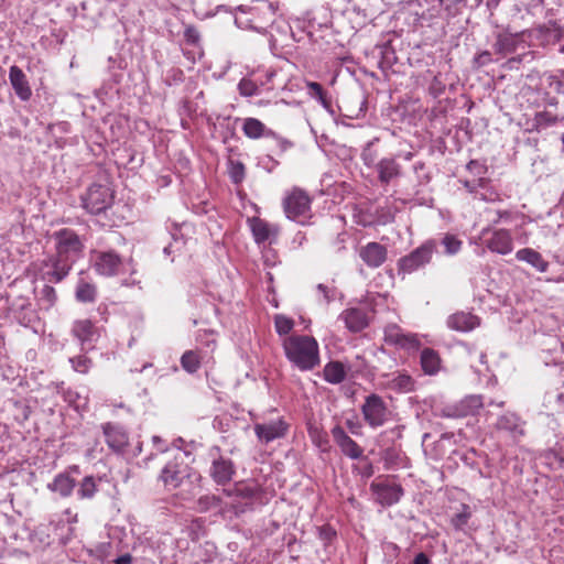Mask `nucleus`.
Listing matches in <instances>:
<instances>
[{
	"instance_id": "nucleus-39",
	"label": "nucleus",
	"mask_w": 564,
	"mask_h": 564,
	"mask_svg": "<svg viewBox=\"0 0 564 564\" xmlns=\"http://www.w3.org/2000/svg\"><path fill=\"white\" fill-rule=\"evenodd\" d=\"M75 297L82 303H93L97 297V286L84 279L77 282Z\"/></svg>"
},
{
	"instance_id": "nucleus-18",
	"label": "nucleus",
	"mask_w": 564,
	"mask_h": 564,
	"mask_svg": "<svg viewBox=\"0 0 564 564\" xmlns=\"http://www.w3.org/2000/svg\"><path fill=\"white\" fill-rule=\"evenodd\" d=\"M330 434L344 456L354 460L364 457L362 447L346 433L341 425L336 424L332 427Z\"/></svg>"
},
{
	"instance_id": "nucleus-60",
	"label": "nucleus",
	"mask_w": 564,
	"mask_h": 564,
	"mask_svg": "<svg viewBox=\"0 0 564 564\" xmlns=\"http://www.w3.org/2000/svg\"><path fill=\"white\" fill-rule=\"evenodd\" d=\"M18 319L21 325L29 326L37 319V316L33 310L19 312Z\"/></svg>"
},
{
	"instance_id": "nucleus-11",
	"label": "nucleus",
	"mask_w": 564,
	"mask_h": 564,
	"mask_svg": "<svg viewBox=\"0 0 564 564\" xmlns=\"http://www.w3.org/2000/svg\"><path fill=\"white\" fill-rule=\"evenodd\" d=\"M93 269L102 276H115L124 273V260L115 250L91 251Z\"/></svg>"
},
{
	"instance_id": "nucleus-47",
	"label": "nucleus",
	"mask_w": 564,
	"mask_h": 564,
	"mask_svg": "<svg viewBox=\"0 0 564 564\" xmlns=\"http://www.w3.org/2000/svg\"><path fill=\"white\" fill-rule=\"evenodd\" d=\"M445 89H446V83H445L444 76L441 73L433 74L431 84L427 89L429 94L433 98H438L440 96H442L445 93Z\"/></svg>"
},
{
	"instance_id": "nucleus-4",
	"label": "nucleus",
	"mask_w": 564,
	"mask_h": 564,
	"mask_svg": "<svg viewBox=\"0 0 564 564\" xmlns=\"http://www.w3.org/2000/svg\"><path fill=\"white\" fill-rule=\"evenodd\" d=\"M437 251V242L434 239H427L410 253L401 257L397 261V272L402 279L410 275L431 263L434 253Z\"/></svg>"
},
{
	"instance_id": "nucleus-41",
	"label": "nucleus",
	"mask_w": 564,
	"mask_h": 564,
	"mask_svg": "<svg viewBox=\"0 0 564 564\" xmlns=\"http://www.w3.org/2000/svg\"><path fill=\"white\" fill-rule=\"evenodd\" d=\"M100 478L85 476L78 485L77 496L79 499H93L98 491Z\"/></svg>"
},
{
	"instance_id": "nucleus-32",
	"label": "nucleus",
	"mask_w": 564,
	"mask_h": 564,
	"mask_svg": "<svg viewBox=\"0 0 564 564\" xmlns=\"http://www.w3.org/2000/svg\"><path fill=\"white\" fill-rule=\"evenodd\" d=\"M224 508H226V503L223 498L214 494L203 495L196 500V510L202 513L216 511L223 516Z\"/></svg>"
},
{
	"instance_id": "nucleus-35",
	"label": "nucleus",
	"mask_w": 564,
	"mask_h": 564,
	"mask_svg": "<svg viewBox=\"0 0 564 564\" xmlns=\"http://www.w3.org/2000/svg\"><path fill=\"white\" fill-rule=\"evenodd\" d=\"M307 433L312 441V443L322 452L329 453L330 452V442L328 433L317 424H310L307 426Z\"/></svg>"
},
{
	"instance_id": "nucleus-30",
	"label": "nucleus",
	"mask_w": 564,
	"mask_h": 564,
	"mask_svg": "<svg viewBox=\"0 0 564 564\" xmlns=\"http://www.w3.org/2000/svg\"><path fill=\"white\" fill-rule=\"evenodd\" d=\"M516 258L519 261L527 262L535 268L539 272H546L549 262L543 259L542 254L532 248H523L517 251Z\"/></svg>"
},
{
	"instance_id": "nucleus-26",
	"label": "nucleus",
	"mask_w": 564,
	"mask_h": 564,
	"mask_svg": "<svg viewBox=\"0 0 564 564\" xmlns=\"http://www.w3.org/2000/svg\"><path fill=\"white\" fill-rule=\"evenodd\" d=\"M9 79H10V84L12 85L17 96L21 100L26 101L31 98V96H32L31 87L25 77V74L19 66L13 65L10 67Z\"/></svg>"
},
{
	"instance_id": "nucleus-14",
	"label": "nucleus",
	"mask_w": 564,
	"mask_h": 564,
	"mask_svg": "<svg viewBox=\"0 0 564 564\" xmlns=\"http://www.w3.org/2000/svg\"><path fill=\"white\" fill-rule=\"evenodd\" d=\"M484 406L482 397L479 394L467 395L460 401L448 404L442 409L441 415L443 417H466L475 415Z\"/></svg>"
},
{
	"instance_id": "nucleus-29",
	"label": "nucleus",
	"mask_w": 564,
	"mask_h": 564,
	"mask_svg": "<svg viewBox=\"0 0 564 564\" xmlns=\"http://www.w3.org/2000/svg\"><path fill=\"white\" fill-rule=\"evenodd\" d=\"M420 365L425 375L434 376L441 370L442 359L436 350L425 347L421 350Z\"/></svg>"
},
{
	"instance_id": "nucleus-37",
	"label": "nucleus",
	"mask_w": 564,
	"mask_h": 564,
	"mask_svg": "<svg viewBox=\"0 0 564 564\" xmlns=\"http://www.w3.org/2000/svg\"><path fill=\"white\" fill-rule=\"evenodd\" d=\"M242 132L249 139H260L273 132L267 129L265 124L256 118H246L242 123Z\"/></svg>"
},
{
	"instance_id": "nucleus-2",
	"label": "nucleus",
	"mask_w": 564,
	"mask_h": 564,
	"mask_svg": "<svg viewBox=\"0 0 564 564\" xmlns=\"http://www.w3.org/2000/svg\"><path fill=\"white\" fill-rule=\"evenodd\" d=\"M223 494L226 496V508L223 510L224 518L238 517L249 510H252L254 505L263 503V490L257 482H236L232 489H224Z\"/></svg>"
},
{
	"instance_id": "nucleus-63",
	"label": "nucleus",
	"mask_w": 564,
	"mask_h": 564,
	"mask_svg": "<svg viewBox=\"0 0 564 564\" xmlns=\"http://www.w3.org/2000/svg\"><path fill=\"white\" fill-rule=\"evenodd\" d=\"M346 426L349 429V431L352 434H356V435L359 434V429L361 427L360 423H358L357 421H354V420H347Z\"/></svg>"
},
{
	"instance_id": "nucleus-10",
	"label": "nucleus",
	"mask_w": 564,
	"mask_h": 564,
	"mask_svg": "<svg viewBox=\"0 0 564 564\" xmlns=\"http://www.w3.org/2000/svg\"><path fill=\"white\" fill-rule=\"evenodd\" d=\"M360 411L364 421L371 429L383 426L391 417V411L386 401L377 393H370L365 398Z\"/></svg>"
},
{
	"instance_id": "nucleus-20",
	"label": "nucleus",
	"mask_w": 564,
	"mask_h": 564,
	"mask_svg": "<svg viewBox=\"0 0 564 564\" xmlns=\"http://www.w3.org/2000/svg\"><path fill=\"white\" fill-rule=\"evenodd\" d=\"M248 223L257 245L265 242L272 243L276 240L280 231L279 226L269 224L267 220L259 217H252L248 219Z\"/></svg>"
},
{
	"instance_id": "nucleus-48",
	"label": "nucleus",
	"mask_w": 564,
	"mask_h": 564,
	"mask_svg": "<svg viewBox=\"0 0 564 564\" xmlns=\"http://www.w3.org/2000/svg\"><path fill=\"white\" fill-rule=\"evenodd\" d=\"M69 362L74 371L86 375L91 368L93 361L86 355H78L69 358Z\"/></svg>"
},
{
	"instance_id": "nucleus-58",
	"label": "nucleus",
	"mask_w": 564,
	"mask_h": 564,
	"mask_svg": "<svg viewBox=\"0 0 564 564\" xmlns=\"http://www.w3.org/2000/svg\"><path fill=\"white\" fill-rule=\"evenodd\" d=\"M400 453L394 447H388L382 453V458L387 467L395 465L399 459Z\"/></svg>"
},
{
	"instance_id": "nucleus-21",
	"label": "nucleus",
	"mask_w": 564,
	"mask_h": 564,
	"mask_svg": "<svg viewBox=\"0 0 564 564\" xmlns=\"http://www.w3.org/2000/svg\"><path fill=\"white\" fill-rule=\"evenodd\" d=\"M187 476L186 466L183 464V456L177 455L170 460L161 473V479L166 486L176 488L181 485L184 477Z\"/></svg>"
},
{
	"instance_id": "nucleus-33",
	"label": "nucleus",
	"mask_w": 564,
	"mask_h": 564,
	"mask_svg": "<svg viewBox=\"0 0 564 564\" xmlns=\"http://www.w3.org/2000/svg\"><path fill=\"white\" fill-rule=\"evenodd\" d=\"M378 178L381 183L388 184L392 178L400 175V164L394 159L384 158L377 163Z\"/></svg>"
},
{
	"instance_id": "nucleus-64",
	"label": "nucleus",
	"mask_w": 564,
	"mask_h": 564,
	"mask_svg": "<svg viewBox=\"0 0 564 564\" xmlns=\"http://www.w3.org/2000/svg\"><path fill=\"white\" fill-rule=\"evenodd\" d=\"M132 556L130 554H124L119 556L113 564H131Z\"/></svg>"
},
{
	"instance_id": "nucleus-57",
	"label": "nucleus",
	"mask_w": 564,
	"mask_h": 564,
	"mask_svg": "<svg viewBox=\"0 0 564 564\" xmlns=\"http://www.w3.org/2000/svg\"><path fill=\"white\" fill-rule=\"evenodd\" d=\"M494 62L492 54L489 51H481L475 55L473 64L475 68H481Z\"/></svg>"
},
{
	"instance_id": "nucleus-8",
	"label": "nucleus",
	"mask_w": 564,
	"mask_h": 564,
	"mask_svg": "<svg viewBox=\"0 0 564 564\" xmlns=\"http://www.w3.org/2000/svg\"><path fill=\"white\" fill-rule=\"evenodd\" d=\"M275 75L276 72L271 67L262 66L253 69L238 83L239 94L243 97H252L257 96L261 89H274L272 80Z\"/></svg>"
},
{
	"instance_id": "nucleus-19",
	"label": "nucleus",
	"mask_w": 564,
	"mask_h": 564,
	"mask_svg": "<svg viewBox=\"0 0 564 564\" xmlns=\"http://www.w3.org/2000/svg\"><path fill=\"white\" fill-rule=\"evenodd\" d=\"M358 256L370 269L381 267L388 259V248L379 242L370 241L361 246Z\"/></svg>"
},
{
	"instance_id": "nucleus-34",
	"label": "nucleus",
	"mask_w": 564,
	"mask_h": 564,
	"mask_svg": "<svg viewBox=\"0 0 564 564\" xmlns=\"http://www.w3.org/2000/svg\"><path fill=\"white\" fill-rule=\"evenodd\" d=\"M387 384L390 390L397 393H408L414 390L415 381L405 372H395L392 373Z\"/></svg>"
},
{
	"instance_id": "nucleus-62",
	"label": "nucleus",
	"mask_w": 564,
	"mask_h": 564,
	"mask_svg": "<svg viewBox=\"0 0 564 564\" xmlns=\"http://www.w3.org/2000/svg\"><path fill=\"white\" fill-rule=\"evenodd\" d=\"M317 291L321 293L325 302L328 303L332 300L333 296L330 295V289L327 285L322 283L318 284Z\"/></svg>"
},
{
	"instance_id": "nucleus-44",
	"label": "nucleus",
	"mask_w": 564,
	"mask_h": 564,
	"mask_svg": "<svg viewBox=\"0 0 564 564\" xmlns=\"http://www.w3.org/2000/svg\"><path fill=\"white\" fill-rule=\"evenodd\" d=\"M228 174L231 182L236 185L243 182L246 177V166L241 161L228 159L227 161Z\"/></svg>"
},
{
	"instance_id": "nucleus-56",
	"label": "nucleus",
	"mask_w": 564,
	"mask_h": 564,
	"mask_svg": "<svg viewBox=\"0 0 564 564\" xmlns=\"http://www.w3.org/2000/svg\"><path fill=\"white\" fill-rule=\"evenodd\" d=\"M372 141L368 142L361 153V159L364 163L369 167L373 166L377 160V153L376 151L372 150Z\"/></svg>"
},
{
	"instance_id": "nucleus-49",
	"label": "nucleus",
	"mask_w": 564,
	"mask_h": 564,
	"mask_svg": "<svg viewBox=\"0 0 564 564\" xmlns=\"http://www.w3.org/2000/svg\"><path fill=\"white\" fill-rule=\"evenodd\" d=\"M398 209L395 206H380L376 209V216L379 224L387 225L394 220Z\"/></svg>"
},
{
	"instance_id": "nucleus-13",
	"label": "nucleus",
	"mask_w": 564,
	"mask_h": 564,
	"mask_svg": "<svg viewBox=\"0 0 564 564\" xmlns=\"http://www.w3.org/2000/svg\"><path fill=\"white\" fill-rule=\"evenodd\" d=\"M525 32H499L492 45L494 52L502 57L527 48Z\"/></svg>"
},
{
	"instance_id": "nucleus-15",
	"label": "nucleus",
	"mask_w": 564,
	"mask_h": 564,
	"mask_svg": "<svg viewBox=\"0 0 564 564\" xmlns=\"http://www.w3.org/2000/svg\"><path fill=\"white\" fill-rule=\"evenodd\" d=\"M482 235L485 238V246L494 253L506 256L513 250V238L508 229H484Z\"/></svg>"
},
{
	"instance_id": "nucleus-16",
	"label": "nucleus",
	"mask_w": 564,
	"mask_h": 564,
	"mask_svg": "<svg viewBox=\"0 0 564 564\" xmlns=\"http://www.w3.org/2000/svg\"><path fill=\"white\" fill-rule=\"evenodd\" d=\"M72 336L77 339L83 350L90 349L100 337V328L89 318L76 319L72 324Z\"/></svg>"
},
{
	"instance_id": "nucleus-52",
	"label": "nucleus",
	"mask_w": 564,
	"mask_h": 564,
	"mask_svg": "<svg viewBox=\"0 0 564 564\" xmlns=\"http://www.w3.org/2000/svg\"><path fill=\"white\" fill-rule=\"evenodd\" d=\"M540 31H545V34L549 40L561 43L564 40V30L556 24H552L550 26H542ZM560 52L564 53V45L560 48Z\"/></svg>"
},
{
	"instance_id": "nucleus-1",
	"label": "nucleus",
	"mask_w": 564,
	"mask_h": 564,
	"mask_svg": "<svg viewBox=\"0 0 564 564\" xmlns=\"http://www.w3.org/2000/svg\"><path fill=\"white\" fill-rule=\"evenodd\" d=\"M282 346L288 360L301 371L313 370L319 365V347L314 337L291 335L284 338Z\"/></svg>"
},
{
	"instance_id": "nucleus-54",
	"label": "nucleus",
	"mask_w": 564,
	"mask_h": 564,
	"mask_svg": "<svg viewBox=\"0 0 564 564\" xmlns=\"http://www.w3.org/2000/svg\"><path fill=\"white\" fill-rule=\"evenodd\" d=\"M184 40L187 44L197 46L200 42V33L194 25H186L184 29Z\"/></svg>"
},
{
	"instance_id": "nucleus-27",
	"label": "nucleus",
	"mask_w": 564,
	"mask_h": 564,
	"mask_svg": "<svg viewBox=\"0 0 564 564\" xmlns=\"http://www.w3.org/2000/svg\"><path fill=\"white\" fill-rule=\"evenodd\" d=\"M479 325V317L468 312H456L447 318V326L457 332H469Z\"/></svg>"
},
{
	"instance_id": "nucleus-24",
	"label": "nucleus",
	"mask_w": 564,
	"mask_h": 564,
	"mask_svg": "<svg viewBox=\"0 0 564 564\" xmlns=\"http://www.w3.org/2000/svg\"><path fill=\"white\" fill-rule=\"evenodd\" d=\"M346 328L351 333H359L369 325L368 313L360 307H350L344 310L338 317Z\"/></svg>"
},
{
	"instance_id": "nucleus-31",
	"label": "nucleus",
	"mask_w": 564,
	"mask_h": 564,
	"mask_svg": "<svg viewBox=\"0 0 564 564\" xmlns=\"http://www.w3.org/2000/svg\"><path fill=\"white\" fill-rule=\"evenodd\" d=\"M564 127V116H558L550 110L538 111L533 118V128L536 131L545 130L550 127Z\"/></svg>"
},
{
	"instance_id": "nucleus-61",
	"label": "nucleus",
	"mask_w": 564,
	"mask_h": 564,
	"mask_svg": "<svg viewBox=\"0 0 564 564\" xmlns=\"http://www.w3.org/2000/svg\"><path fill=\"white\" fill-rule=\"evenodd\" d=\"M411 564H431V558L427 554L420 552L414 556Z\"/></svg>"
},
{
	"instance_id": "nucleus-50",
	"label": "nucleus",
	"mask_w": 564,
	"mask_h": 564,
	"mask_svg": "<svg viewBox=\"0 0 564 564\" xmlns=\"http://www.w3.org/2000/svg\"><path fill=\"white\" fill-rule=\"evenodd\" d=\"M397 347L408 352H414L420 349L421 341L415 334H404Z\"/></svg>"
},
{
	"instance_id": "nucleus-28",
	"label": "nucleus",
	"mask_w": 564,
	"mask_h": 564,
	"mask_svg": "<svg viewBox=\"0 0 564 564\" xmlns=\"http://www.w3.org/2000/svg\"><path fill=\"white\" fill-rule=\"evenodd\" d=\"M76 485V480L70 477L68 473H59L47 485V489L56 492L63 498H67L73 494Z\"/></svg>"
},
{
	"instance_id": "nucleus-45",
	"label": "nucleus",
	"mask_w": 564,
	"mask_h": 564,
	"mask_svg": "<svg viewBox=\"0 0 564 564\" xmlns=\"http://www.w3.org/2000/svg\"><path fill=\"white\" fill-rule=\"evenodd\" d=\"M441 245L444 247L446 254L454 256L462 249L463 241L453 234H445L441 239Z\"/></svg>"
},
{
	"instance_id": "nucleus-5",
	"label": "nucleus",
	"mask_w": 564,
	"mask_h": 564,
	"mask_svg": "<svg viewBox=\"0 0 564 564\" xmlns=\"http://www.w3.org/2000/svg\"><path fill=\"white\" fill-rule=\"evenodd\" d=\"M55 253L69 264L83 257L85 245L83 239L70 228H62L53 232Z\"/></svg>"
},
{
	"instance_id": "nucleus-23",
	"label": "nucleus",
	"mask_w": 564,
	"mask_h": 564,
	"mask_svg": "<svg viewBox=\"0 0 564 564\" xmlns=\"http://www.w3.org/2000/svg\"><path fill=\"white\" fill-rule=\"evenodd\" d=\"M288 427V424L282 419H278L275 421L256 424L254 433L259 441L268 444L276 438L285 436Z\"/></svg>"
},
{
	"instance_id": "nucleus-53",
	"label": "nucleus",
	"mask_w": 564,
	"mask_h": 564,
	"mask_svg": "<svg viewBox=\"0 0 564 564\" xmlns=\"http://www.w3.org/2000/svg\"><path fill=\"white\" fill-rule=\"evenodd\" d=\"M274 326L279 335H288L292 330L294 322L284 315H276L274 317Z\"/></svg>"
},
{
	"instance_id": "nucleus-25",
	"label": "nucleus",
	"mask_w": 564,
	"mask_h": 564,
	"mask_svg": "<svg viewBox=\"0 0 564 564\" xmlns=\"http://www.w3.org/2000/svg\"><path fill=\"white\" fill-rule=\"evenodd\" d=\"M525 422L516 413L507 412L500 415L496 422V429L508 432L513 438L524 435Z\"/></svg>"
},
{
	"instance_id": "nucleus-9",
	"label": "nucleus",
	"mask_w": 564,
	"mask_h": 564,
	"mask_svg": "<svg viewBox=\"0 0 564 564\" xmlns=\"http://www.w3.org/2000/svg\"><path fill=\"white\" fill-rule=\"evenodd\" d=\"M207 457L210 463L208 474L213 481L219 486L230 482L236 474L232 459L226 456L219 446H212Z\"/></svg>"
},
{
	"instance_id": "nucleus-43",
	"label": "nucleus",
	"mask_w": 564,
	"mask_h": 564,
	"mask_svg": "<svg viewBox=\"0 0 564 564\" xmlns=\"http://www.w3.org/2000/svg\"><path fill=\"white\" fill-rule=\"evenodd\" d=\"M57 301V294L53 286L45 284L39 295L37 304L41 310H51Z\"/></svg>"
},
{
	"instance_id": "nucleus-40",
	"label": "nucleus",
	"mask_w": 564,
	"mask_h": 564,
	"mask_svg": "<svg viewBox=\"0 0 564 564\" xmlns=\"http://www.w3.org/2000/svg\"><path fill=\"white\" fill-rule=\"evenodd\" d=\"M471 516V508L468 505L463 503L460 505L459 510L452 516L451 525L454 528L455 531L466 533V529L468 528Z\"/></svg>"
},
{
	"instance_id": "nucleus-38",
	"label": "nucleus",
	"mask_w": 564,
	"mask_h": 564,
	"mask_svg": "<svg viewBox=\"0 0 564 564\" xmlns=\"http://www.w3.org/2000/svg\"><path fill=\"white\" fill-rule=\"evenodd\" d=\"M306 88L310 97L316 99L328 112H333L332 99L319 83L307 82Z\"/></svg>"
},
{
	"instance_id": "nucleus-55",
	"label": "nucleus",
	"mask_w": 564,
	"mask_h": 564,
	"mask_svg": "<svg viewBox=\"0 0 564 564\" xmlns=\"http://www.w3.org/2000/svg\"><path fill=\"white\" fill-rule=\"evenodd\" d=\"M414 173L416 174L419 184L424 185L431 181L430 172L426 170L424 162H416L413 165Z\"/></svg>"
},
{
	"instance_id": "nucleus-46",
	"label": "nucleus",
	"mask_w": 564,
	"mask_h": 564,
	"mask_svg": "<svg viewBox=\"0 0 564 564\" xmlns=\"http://www.w3.org/2000/svg\"><path fill=\"white\" fill-rule=\"evenodd\" d=\"M545 464L553 470L564 469V456L553 448L542 454Z\"/></svg>"
},
{
	"instance_id": "nucleus-51",
	"label": "nucleus",
	"mask_w": 564,
	"mask_h": 564,
	"mask_svg": "<svg viewBox=\"0 0 564 564\" xmlns=\"http://www.w3.org/2000/svg\"><path fill=\"white\" fill-rule=\"evenodd\" d=\"M404 334L398 325H389L384 328V340L397 347Z\"/></svg>"
},
{
	"instance_id": "nucleus-42",
	"label": "nucleus",
	"mask_w": 564,
	"mask_h": 564,
	"mask_svg": "<svg viewBox=\"0 0 564 564\" xmlns=\"http://www.w3.org/2000/svg\"><path fill=\"white\" fill-rule=\"evenodd\" d=\"M203 357L197 350H186L181 357V366L188 373H195L200 368Z\"/></svg>"
},
{
	"instance_id": "nucleus-3",
	"label": "nucleus",
	"mask_w": 564,
	"mask_h": 564,
	"mask_svg": "<svg viewBox=\"0 0 564 564\" xmlns=\"http://www.w3.org/2000/svg\"><path fill=\"white\" fill-rule=\"evenodd\" d=\"M465 4L466 0H412L409 2L411 12L419 20H432L443 14L453 18Z\"/></svg>"
},
{
	"instance_id": "nucleus-12",
	"label": "nucleus",
	"mask_w": 564,
	"mask_h": 564,
	"mask_svg": "<svg viewBox=\"0 0 564 564\" xmlns=\"http://www.w3.org/2000/svg\"><path fill=\"white\" fill-rule=\"evenodd\" d=\"M36 270L41 279L50 283L62 282L70 272L73 265L62 259L56 253L48 254L43 260L36 262Z\"/></svg>"
},
{
	"instance_id": "nucleus-36",
	"label": "nucleus",
	"mask_w": 564,
	"mask_h": 564,
	"mask_svg": "<svg viewBox=\"0 0 564 564\" xmlns=\"http://www.w3.org/2000/svg\"><path fill=\"white\" fill-rule=\"evenodd\" d=\"M347 370L340 361H329L323 369L324 380L332 384L341 383L346 379Z\"/></svg>"
},
{
	"instance_id": "nucleus-17",
	"label": "nucleus",
	"mask_w": 564,
	"mask_h": 564,
	"mask_svg": "<svg viewBox=\"0 0 564 564\" xmlns=\"http://www.w3.org/2000/svg\"><path fill=\"white\" fill-rule=\"evenodd\" d=\"M376 500L382 507H390L400 501L404 490L400 484L390 481L372 482L370 486Z\"/></svg>"
},
{
	"instance_id": "nucleus-22",
	"label": "nucleus",
	"mask_w": 564,
	"mask_h": 564,
	"mask_svg": "<svg viewBox=\"0 0 564 564\" xmlns=\"http://www.w3.org/2000/svg\"><path fill=\"white\" fill-rule=\"evenodd\" d=\"M102 432L107 445L116 453L123 452L129 444L128 432L120 425L113 423L102 424Z\"/></svg>"
},
{
	"instance_id": "nucleus-6",
	"label": "nucleus",
	"mask_w": 564,
	"mask_h": 564,
	"mask_svg": "<svg viewBox=\"0 0 564 564\" xmlns=\"http://www.w3.org/2000/svg\"><path fill=\"white\" fill-rule=\"evenodd\" d=\"M311 204L312 197L300 187L286 192L282 202L286 218L300 224H305L312 217Z\"/></svg>"
},
{
	"instance_id": "nucleus-59",
	"label": "nucleus",
	"mask_w": 564,
	"mask_h": 564,
	"mask_svg": "<svg viewBox=\"0 0 564 564\" xmlns=\"http://www.w3.org/2000/svg\"><path fill=\"white\" fill-rule=\"evenodd\" d=\"M550 86L554 87L555 91L564 95V70L558 75L550 76Z\"/></svg>"
},
{
	"instance_id": "nucleus-7",
	"label": "nucleus",
	"mask_w": 564,
	"mask_h": 564,
	"mask_svg": "<svg viewBox=\"0 0 564 564\" xmlns=\"http://www.w3.org/2000/svg\"><path fill=\"white\" fill-rule=\"evenodd\" d=\"M115 192L106 184L94 183L80 196L82 207L90 215L105 213L113 204Z\"/></svg>"
}]
</instances>
